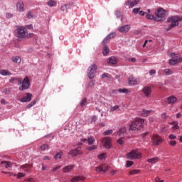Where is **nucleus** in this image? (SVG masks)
Wrapping results in <instances>:
<instances>
[{"instance_id": "aec40b11", "label": "nucleus", "mask_w": 182, "mask_h": 182, "mask_svg": "<svg viewBox=\"0 0 182 182\" xmlns=\"http://www.w3.org/2000/svg\"><path fill=\"white\" fill-rule=\"evenodd\" d=\"M1 166H4L5 168H12V163L10 161H3L1 162Z\"/></svg>"}, {"instance_id": "423d86ee", "label": "nucleus", "mask_w": 182, "mask_h": 182, "mask_svg": "<svg viewBox=\"0 0 182 182\" xmlns=\"http://www.w3.org/2000/svg\"><path fill=\"white\" fill-rule=\"evenodd\" d=\"M97 70V65L96 64H92L87 69V76L89 79H93L95 77V73Z\"/></svg>"}, {"instance_id": "7c9ffc66", "label": "nucleus", "mask_w": 182, "mask_h": 182, "mask_svg": "<svg viewBox=\"0 0 182 182\" xmlns=\"http://www.w3.org/2000/svg\"><path fill=\"white\" fill-rule=\"evenodd\" d=\"M124 133H126V128L122 127L119 129V130L117 132V134L118 136H122V134H124Z\"/></svg>"}, {"instance_id": "3c124183", "label": "nucleus", "mask_w": 182, "mask_h": 182, "mask_svg": "<svg viewBox=\"0 0 182 182\" xmlns=\"http://www.w3.org/2000/svg\"><path fill=\"white\" fill-rule=\"evenodd\" d=\"M169 144H170L171 146H177V141H169Z\"/></svg>"}, {"instance_id": "2eb2a0df", "label": "nucleus", "mask_w": 182, "mask_h": 182, "mask_svg": "<svg viewBox=\"0 0 182 182\" xmlns=\"http://www.w3.org/2000/svg\"><path fill=\"white\" fill-rule=\"evenodd\" d=\"M32 100V94L27 93L26 96L21 98L20 102L25 103L26 102H31Z\"/></svg>"}, {"instance_id": "8fccbe9b", "label": "nucleus", "mask_w": 182, "mask_h": 182, "mask_svg": "<svg viewBox=\"0 0 182 182\" xmlns=\"http://www.w3.org/2000/svg\"><path fill=\"white\" fill-rule=\"evenodd\" d=\"M60 167H62V166H58L54 167V168L52 169L53 173H55V171H58V170H59V169L60 168Z\"/></svg>"}, {"instance_id": "dca6fc26", "label": "nucleus", "mask_w": 182, "mask_h": 182, "mask_svg": "<svg viewBox=\"0 0 182 182\" xmlns=\"http://www.w3.org/2000/svg\"><path fill=\"white\" fill-rule=\"evenodd\" d=\"M16 8L19 12H23L25 11V6L23 1H18L16 4Z\"/></svg>"}, {"instance_id": "49530a36", "label": "nucleus", "mask_w": 182, "mask_h": 182, "mask_svg": "<svg viewBox=\"0 0 182 182\" xmlns=\"http://www.w3.org/2000/svg\"><path fill=\"white\" fill-rule=\"evenodd\" d=\"M68 6H69V5L68 4L62 6L60 8L61 11H66L68 9Z\"/></svg>"}, {"instance_id": "603ef678", "label": "nucleus", "mask_w": 182, "mask_h": 182, "mask_svg": "<svg viewBox=\"0 0 182 182\" xmlns=\"http://www.w3.org/2000/svg\"><path fill=\"white\" fill-rule=\"evenodd\" d=\"M168 138L171 139V140H175V139H177V136L174 134H170L168 136Z\"/></svg>"}, {"instance_id": "4be33fe9", "label": "nucleus", "mask_w": 182, "mask_h": 182, "mask_svg": "<svg viewBox=\"0 0 182 182\" xmlns=\"http://www.w3.org/2000/svg\"><path fill=\"white\" fill-rule=\"evenodd\" d=\"M86 178L85 176H75L71 179V182H77V181H82Z\"/></svg>"}, {"instance_id": "b1692460", "label": "nucleus", "mask_w": 182, "mask_h": 182, "mask_svg": "<svg viewBox=\"0 0 182 182\" xmlns=\"http://www.w3.org/2000/svg\"><path fill=\"white\" fill-rule=\"evenodd\" d=\"M0 75H1V76H11L12 73L7 70H0Z\"/></svg>"}, {"instance_id": "a18cd8bd", "label": "nucleus", "mask_w": 182, "mask_h": 182, "mask_svg": "<svg viewBox=\"0 0 182 182\" xmlns=\"http://www.w3.org/2000/svg\"><path fill=\"white\" fill-rule=\"evenodd\" d=\"M96 149H97V146L94 145V146H92L88 147V148L87 149V150L92 151V150H96Z\"/></svg>"}, {"instance_id": "1a4fd4ad", "label": "nucleus", "mask_w": 182, "mask_h": 182, "mask_svg": "<svg viewBox=\"0 0 182 182\" xmlns=\"http://www.w3.org/2000/svg\"><path fill=\"white\" fill-rule=\"evenodd\" d=\"M151 140L156 146H159V144H161V143H163V139H161V137L157 134H154L152 136Z\"/></svg>"}, {"instance_id": "72a5a7b5", "label": "nucleus", "mask_w": 182, "mask_h": 182, "mask_svg": "<svg viewBox=\"0 0 182 182\" xmlns=\"http://www.w3.org/2000/svg\"><path fill=\"white\" fill-rule=\"evenodd\" d=\"M41 150L42 151H45V150H49V145L48 144H43L41 146Z\"/></svg>"}, {"instance_id": "c03bdc74", "label": "nucleus", "mask_w": 182, "mask_h": 182, "mask_svg": "<svg viewBox=\"0 0 182 182\" xmlns=\"http://www.w3.org/2000/svg\"><path fill=\"white\" fill-rule=\"evenodd\" d=\"M146 18H147V19H155L156 17H154V15L149 14L146 15Z\"/></svg>"}, {"instance_id": "e433bc0d", "label": "nucleus", "mask_w": 182, "mask_h": 182, "mask_svg": "<svg viewBox=\"0 0 182 182\" xmlns=\"http://www.w3.org/2000/svg\"><path fill=\"white\" fill-rule=\"evenodd\" d=\"M110 41V38L108 36H107L104 40L102 41V45H106V43H107L108 42Z\"/></svg>"}, {"instance_id": "052dcab7", "label": "nucleus", "mask_w": 182, "mask_h": 182, "mask_svg": "<svg viewBox=\"0 0 182 182\" xmlns=\"http://www.w3.org/2000/svg\"><path fill=\"white\" fill-rule=\"evenodd\" d=\"M161 133H166V132H167V128L166 127L161 128Z\"/></svg>"}, {"instance_id": "9d476101", "label": "nucleus", "mask_w": 182, "mask_h": 182, "mask_svg": "<svg viewBox=\"0 0 182 182\" xmlns=\"http://www.w3.org/2000/svg\"><path fill=\"white\" fill-rule=\"evenodd\" d=\"M102 143L105 149H110L112 147V141L109 137L103 138Z\"/></svg>"}, {"instance_id": "a878e982", "label": "nucleus", "mask_w": 182, "mask_h": 182, "mask_svg": "<svg viewBox=\"0 0 182 182\" xmlns=\"http://www.w3.org/2000/svg\"><path fill=\"white\" fill-rule=\"evenodd\" d=\"M159 160H160L159 157H154V158L149 159L147 161L148 163H151V164H156V163H157Z\"/></svg>"}, {"instance_id": "4c0bfd02", "label": "nucleus", "mask_w": 182, "mask_h": 182, "mask_svg": "<svg viewBox=\"0 0 182 182\" xmlns=\"http://www.w3.org/2000/svg\"><path fill=\"white\" fill-rule=\"evenodd\" d=\"M119 108L120 107L119 105L111 106L110 112H116V110H119Z\"/></svg>"}, {"instance_id": "6e6552de", "label": "nucleus", "mask_w": 182, "mask_h": 182, "mask_svg": "<svg viewBox=\"0 0 182 182\" xmlns=\"http://www.w3.org/2000/svg\"><path fill=\"white\" fill-rule=\"evenodd\" d=\"M30 86L31 82L29 81V78L28 77H26L22 82V85L19 87V90H26V89H29Z\"/></svg>"}, {"instance_id": "a19ab883", "label": "nucleus", "mask_w": 182, "mask_h": 182, "mask_svg": "<svg viewBox=\"0 0 182 182\" xmlns=\"http://www.w3.org/2000/svg\"><path fill=\"white\" fill-rule=\"evenodd\" d=\"M112 133H113V130L109 129V130H106L105 132H104L103 134H104V136H109V134H112Z\"/></svg>"}, {"instance_id": "0e129e2a", "label": "nucleus", "mask_w": 182, "mask_h": 182, "mask_svg": "<svg viewBox=\"0 0 182 182\" xmlns=\"http://www.w3.org/2000/svg\"><path fill=\"white\" fill-rule=\"evenodd\" d=\"M180 127H178V125H174L172 127V129L173 130H178V129H179Z\"/></svg>"}, {"instance_id": "473e14b6", "label": "nucleus", "mask_w": 182, "mask_h": 182, "mask_svg": "<svg viewBox=\"0 0 182 182\" xmlns=\"http://www.w3.org/2000/svg\"><path fill=\"white\" fill-rule=\"evenodd\" d=\"M86 105H87V100H86V98H84L82 100V101L80 102V106H81V107H85V106H86Z\"/></svg>"}, {"instance_id": "69168bd1", "label": "nucleus", "mask_w": 182, "mask_h": 182, "mask_svg": "<svg viewBox=\"0 0 182 182\" xmlns=\"http://www.w3.org/2000/svg\"><path fill=\"white\" fill-rule=\"evenodd\" d=\"M17 80L18 81V85H22V78H17V80Z\"/></svg>"}, {"instance_id": "bb28decb", "label": "nucleus", "mask_w": 182, "mask_h": 182, "mask_svg": "<svg viewBox=\"0 0 182 182\" xmlns=\"http://www.w3.org/2000/svg\"><path fill=\"white\" fill-rule=\"evenodd\" d=\"M151 110H146V109H143L142 112H141V115L144 117H147V116H149L151 113Z\"/></svg>"}, {"instance_id": "864d4df0", "label": "nucleus", "mask_w": 182, "mask_h": 182, "mask_svg": "<svg viewBox=\"0 0 182 182\" xmlns=\"http://www.w3.org/2000/svg\"><path fill=\"white\" fill-rule=\"evenodd\" d=\"M115 15H116L117 18H120L122 16V12H120L119 11H117L115 12Z\"/></svg>"}, {"instance_id": "338daca9", "label": "nucleus", "mask_w": 182, "mask_h": 182, "mask_svg": "<svg viewBox=\"0 0 182 182\" xmlns=\"http://www.w3.org/2000/svg\"><path fill=\"white\" fill-rule=\"evenodd\" d=\"M117 143H118L119 144H123V139H119L117 140Z\"/></svg>"}, {"instance_id": "f257e3e1", "label": "nucleus", "mask_w": 182, "mask_h": 182, "mask_svg": "<svg viewBox=\"0 0 182 182\" xmlns=\"http://www.w3.org/2000/svg\"><path fill=\"white\" fill-rule=\"evenodd\" d=\"M15 35L17 37V41H23V39H29L32 38V33H28L26 28L21 26H16L15 30Z\"/></svg>"}, {"instance_id": "39448f33", "label": "nucleus", "mask_w": 182, "mask_h": 182, "mask_svg": "<svg viewBox=\"0 0 182 182\" xmlns=\"http://www.w3.org/2000/svg\"><path fill=\"white\" fill-rule=\"evenodd\" d=\"M171 58H172V59L169 60L170 65H177V63L182 62V57L180 58L178 54L172 53H171Z\"/></svg>"}, {"instance_id": "f8f14e48", "label": "nucleus", "mask_w": 182, "mask_h": 182, "mask_svg": "<svg viewBox=\"0 0 182 182\" xmlns=\"http://www.w3.org/2000/svg\"><path fill=\"white\" fill-rule=\"evenodd\" d=\"M69 154L73 157H76V156H79L80 154H82V151H80V147H77L75 149H73L70 151Z\"/></svg>"}, {"instance_id": "2f4dec72", "label": "nucleus", "mask_w": 182, "mask_h": 182, "mask_svg": "<svg viewBox=\"0 0 182 182\" xmlns=\"http://www.w3.org/2000/svg\"><path fill=\"white\" fill-rule=\"evenodd\" d=\"M140 173L139 170H132L129 171V175L130 176H136V174H139Z\"/></svg>"}, {"instance_id": "c756f323", "label": "nucleus", "mask_w": 182, "mask_h": 182, "mask_svg": "<svg viewBox=\"0 0 182 182\" xmlns=\"http://www.w3.org/2000/svg\"><path fill=\"white\" fill-rule=\"evenodd\" d=\"M164 73L166 75L168 76L170 75H173V70L171 69L166 68L164 70Z\"/></svg>"}, {"instance_id": "20e7f679", "label": "nucleus", "mask_w": 182, "mask_h": 182, "mask_svg": "<svg viewBox=\"0 0 182 182\" xmlns=\"http://www.w3.org/2000/svg\"><path fill=\"white\" fill-rule=\"evenodd\" d=\"M155 18L154 21L156 22H163L166 21V11L161 8L157 9L156 12H155Z\"/></svg>"}, {"instance_id": "e2e57ef3", "label": "nucleus", "mask_w": 182, "mask_h": 182, "mask_svg": "<svg viewBox=\"0 0 182 182\" xmlns=\"http://www.w3.org/2000/svg\"><path fill=\"white\" fill-rule=\"evenodd\" d=\"M17 80L16 77H11V78L9 80V82H10V83H14V82L15 80Z\"/></svg>"}, {"instance_id": "bf43d9fd", "label": "nucleus", "mask_w": 182, "mask_h": 182, "mask_svg": "<svg viewBox=\"0 0 182 182\" xmlns=\"http://www.w3.org/2000/svg\"><path fill=\"white\" fill-rule=\"evenodd\" d=\"M155 73H156V70H151L149 71V75H151V76L153 75H155Z\"/></svg>"}, {"instance_id": "5fc2aeb1", "label": "nucleus", "mask_w": 182, "mask_h": 182, "mask_svg": "<svg viewBox=\"0 0 182 182\" xmlns=\"http://www.w3.org/2000/svg\"><path fill=\"white\" fill-rule=\"evenodd\" d=\"M106 157V154H101L98 156V158L100 159V160H103Z\"/></svg>"}, {"instance_id": "cd10ccee", "label": "nucleus", "mask_w": 182, "mask_h": 182, "mask_svg": "<svg viewBox=\"0 0 182 182\" xmlns=\"http://www.w3.org/2000/svg\"><path fill=\"white\" fill-rule=\"evenodd\" d=\"M73 168V166H68L63 168V173H68V171H70Z\"/></svg>"}, {"instance_id": "680f3d73", "label": "nucleus", "mask_w": 182, "mask_h": 182, "mask_svg": "<svg viewBox=\"0 0 182 182\" xmlns=\"http://www.w3.org/2000/svg\"><path fill=\"white\" fill-rule=\"evenodd\" d=\"M46 170H48V167L45 166V164H42V171H45Z\"/></svg>"}, {"instance_id": "a211bd4d", "label": "nucleus", "mask_w": 182, "mask_h": 182, "mask_svg": "<svg viewBox=\"0 0 182 182\" xmlns=\"http://www.w3.org/2000/svg\"><path fill=\"white\" fill-rule=\"evenodd\" d=\"M118 60L116 57H110L108 58L107 63L108 65H116L117 63Z\"/></svg>"}, {"instance_id": "ddd939ff", "label": "nucleus", "mask_w": 182, "mask_h": 182, "mask_svg": "<svg viewBox=\"0 0 182 182\" xmlns=\"http://www.w3.org/2000/svg\"><path fill=\"white\" fill-rule=\"evenodd\" d=\"M118 31L122 33H127L130 31V25H124L118 28Z\"/></svg>"}, {"instance_id": "f03ea898", "label": "nucleus", "mask_w": 182, "mask_h": 182, "mask_svg": "<svg viewBox=\"0 0 182 182\" xmlns=\"http://www.w3.org/2000/svg\"><path fill=\"white\" fill-rule=\"evenodd\" d=\"M143 127H144V119L137 118L135 121L132 122L131 125H129V130L136 132V130H140V129H143Z\"/></svg>"}, {"instance_id": "13d9d810", "label": "nucleus", "mask_w": 182, "mask_h": 182, "mask_svg": "<svg viewBox=\"0 0 182 182\" xmlns=\"http://www.w3.org/2000/svg\"><path fill=\"white\" fill-rule=\"evenodd\" d=\"M161 118L162 119H167V113L164 112L161 114Z\"/></svg>"}, {"instance_id": "f704fd0d", "label": "nucleus", "mask_w": 182, "mask_h": 182, "mask_svg": "<svg viewBox=\"0 0 182 182\" xmlns=\"http://www.w3.org/2000/svg\"><path fill=\"white\" fill-rule=\"evenodd\" d=\"M87 141H88L89 146H92V144H93V143H95V138L90 137V138L87 139Z\"/></svg>"}, {"instance_id": "c9c22d12", "label": "nucleus", "mask_w": 182, "mask_h": 182, "mask_svg": "<svg viewBox=\"0 0 182 182\" xmlns=\"http://www.w3.org/2000/svg\"><path fill=\"white\" fill-rule=\"evenodd\" d=\"M63 154V152L62 151H60L59 153H58L54 157L55 160H58V159H62Z\"/></svg>"}, {"instance_id": "c85d7f7f", "label": "nucleus", "mask_w": 182, "mask_h": 182, "mask_svg": "<svg viewBox=\"0 0 182 182\" xmlns=\"http://www.w3.org/2000/svg\"><path fill=\"white\" fill-rule=\"evenodd\" d=\"M139 2H140V0H134L132 1L129 4V8H133L134 6H136V5L139 4Z\"/></svg>"}, {"instance_id": "393cba45", "label": "nucleus", "mask_w": 182, "mask_h": 182, "mask_svg": "<svg viewBox=\"0 0 182 182\" xmlns=\"http://www.w3.org/2000/svg\"><path fill=\"white\" fill-rule=\"evenodd\" d=\"M11 60H12V62H14V63H21V62H22V60H21V57H19V56L12 57Z\"/></svg>"}, {"instance_id": "412c9836", "label": "nucleus", "mask_w": 182, "mask_h": 182, "mask_svg": "<svg viewBox=\"0 0 182 182\" xmlns=\"http://www.w3.org/2000/svg\"><path fill=\"white\" fill-rule=\"evenodd\" d=\"M21 168L23 170V171H25V173H28L31 168H32V166L28 164L22 165L21 166Z\"/></svg>"}, {"instance_id": "09e8293b", "label": "nucleus", "mask_w": 182, "mask_h": 182, "mask_svg": "<svg viewBox=\"0 0 182 182\" xmlns=\"http://www.w3.org/2000/svg\"><path fill=\"white\" fill-rule=\"evenodd\" d=\"M21 177H25V174L23 173L19 172L18 173H17V178H21Z\"/></svg>"}, {"instance_id": "774afa93", "label": "nucleus", "mask_w": 182, "mask_h": 182, "mask_svg": "<svg viewBox=\"0 0 182 182\" xmlns=\"http://www.w3.org/2000/svg\"><path fill=\"white\" fill-rule=\"evenodd\" d=\"M139 15H141V16H144L146 13H144V11H140L139 10Z\"/></svg>"}, {"instance_id": "58836bf2", "label": "nucleus", "mask_w": 182, "mask_h": 182, "mask_svg": "<svg viewBox=\"0 0 182 182\" xmlns=\"http://www.w3.org/2000/svg\"><path fill=\"white\" fill-rule=\"evenodd\" d=\"M47 4L48 6H55L56 5V2L53 0H49Z\"/></svg>"}, {"instance_id": "37998d69", "label": "nucleus", "mask_w": 182, "mask_h": 182, "mask_svg": "<svg viewBox=\"0 0 182 182\" xmlns=\"http://www.w3.org/2000/svg\"><path fill=\"white\" fill-rule=\"evenodd\" d=\"M133 14H134L135 15H137V14H139L140 12V8H135L132 10Z\"/></svg>"}, {"instance_id": "5701e85b", "label": "nucleus", "mask_w": 182, "mask_h": 182, "mask_svg": "<svg viewBox=\"0 0 182 182\" xmlns=\"http://www.w3.org/2000/svg\"><path fill=\"white\" fill-rule=\"evenodd\" d=\"M109 52H110V50H109V46L105 44L102 48V55H104V56H107V55H109Z\"/></svg>"}, {"instance_id": "9b49d317", "label": "nucleus", "mask_w": 182, "mask_h": 182, "mask_svg": "<svg viewBox=\"0 0 182 182\" xmlns=\"http://www.w3.org/2000/svg\"><path fill=\"white\" fill-rule=\"evenodd\" d=\"M141 92L145 97H150L151 95V87L145 86L142 88Z\"/></svg>"}, {"instance_id": "de8ad7c7", "label": "nucleus", "mask_w": 182, "mask_h": 182, "mask_svg": "<svg viewBox=\"0 0 182 182\" xmlns=\"http://www.w3.org/2000/svg\"><path fill=\"white\" fill-rule=\"evenodd\" d=\"M27 18H28V19H32V18H33V16L32 15V12L28 11V12L27 13Z\"/></svg>"}, {"instance_id": "4468645a", "label": "nucleus", "mask_w": 182, "mask_h": 182, "mask_svg": "<svg viewBox=\"0 0 182 182\" xmlns=\"http://www.w3.org/2000/svg\"><path fill=\"white\" fill-rule=\"evenodd\" d=\"M108 166L106 165H102L96 168L97 173H106L107 171Z\"/></svg>"}, {"instance_id": "7ed1b4c3", "label": "nucleus", "mask_w": 182, "mask_h": 182, "mask_svg": "<svg viewBox=\"0 0 182 182\" xmlns=\"http://www.w3.org/2000/svg\"><path fill=\"white\" fill-rule=\"evenodd\" d=\"M181 21L182 16H173L169 17L167 20V22H171V23L168 26V28H166V31H171L172 28L178 26L179 22H181Z\"/></svg>"}, {"instance_id": "6ab92c4d", "label": "nucleus", "mask_w": 182, "mask_h": 182, "mask_svg": "<svg viewBox=\"0 0 182 182\" xmlns=\"http://www.w3.org/2000/svg\"><path fill=\"white\" fill-rule=\"evenodd\" d=\"M177 102V97L171 95L167 98V102L168 105H173V103H176Z\"/></svg>"}, {"instance_id": "ea45409f", "label": "nucleus", "mask_w": 182, "mask_h": 182, "mask_svg": "<svg viewBox=\"0 0 182 182\" xmlns=\"http://www.w3.org/2000/svg\"><path fill=\"white\" fill-rule=\"evenodd\" d=\"M118 92H119V93H128L129 90H127L126 88H119L118 90Z\"/></svg>"}, {"instance_id": "f3484780", "label": "nucleus", "mask_w": 182, "mask_h": 182, "mask_svg": "<svg viewBox=\"0 0 182 182\" xmlns=\"http://www.w3.org/2000/svg\"><path fill=\"white\" fill-rule=\"evenodd\" d=\"M128 83L131 85H137L138 81L137 79H135L134 77H133V75H131L128 78Z\"/></svg>"}, {"instance_id": "79ce46f5", "label": "nucleus", "mask_w": 182, "mask_h": 182, "mask_svg": "<svg viewBox=\"0 0 182 182\" xmlns=\"http://www.w3.org/2000/svg\"><path fill=\"white\" fill-rule=\"evenodd\" d=\"M36 105V101H33L30 104L27 105V109H31L33 106H35Z\"/></svg>"}, {"instance_id": "0eeeda50", "label": "nucleus", "mask_w": 182, "mask_h": 182, "mask_svg": "<svg viewBox=\"0 0 182 182\" xmlns=\"http://www.w3.org/2000/svg\"><path fill=\"white\" fill-rule=\"evenodd\" d=\"M141 157V153L139 152L137 150H132L127 155V158L129 160H133V159H140Z\"/></svg>"}, {"instance_id": "4d7b16f0", "label": "nucleus", "mask_w": 182, "mask_h": 182, "mask_svg": "<svg viewBox=\"0 0 182 182\" xmlns=\"http://www.w3.org/2000/svg\"><path fill=\"white\" fill-rule=\"evenodd\" d=\"M107 36H109V39H112V38H114V36H116V33H111Z\"/></svg>"}, {"instance_id": "6e6d98bb", "label": "nucleus", "mask_w": 182, "mask_h": 182, "mask_svg": "<svg viewBox=\"0 0 182 182\" xmlns=\"http://www.w3.org/2000/svg\"><path fill=\"white\" fill-rule=\"evenodd\" d=\"M132 166H133V161H128L127 162V167H132Z\"/></svg>"}]
</instances>
